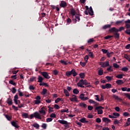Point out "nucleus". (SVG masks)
Listing matches in <instances>:
<instances>
[{"mask_svg":"<svg viewBox=\"0 0 130 130\" xmlns=\"http://www.w3.org/2000/svg\"><path fill=\"white\" fill-rule=\"evenodd\" d=\"M124 27H120L119 28V29H117L115 27H113L111 29H110V30H109V31H110V32H118L119 31H121L122 30H124Z\"/></svg>","mask_w":130,"mask_h":130,"instance_id":"nucleus-1","label":"nucleus"},{"mask_svg":"<svg viewBox=\"0 0 130 130\" xmlns=\"http://www.w3.org/2000/svg\"><path fill=\"white\" fill-rule=\"evenodd\" d=\"M66 75L68 77L72 75H73L74 77H76L78 75V73L76 72L75 69H73L71 71L67 72Z\"/></svg>","mask_w":130,"mask_h":130,"instance_id":"nucleus-2","label":"nucleus"},{"mask_svg":"<svg viewBox=\"0 0 130 130\" xmlns=\"http://www.w3.org/2000/svg\"><path fill=\"white\" fill-rule=\"evenodd\" d=\"M104 108L102 106H98L95 107V108H94V112H96V111H98V114L100 115V114H102L103 113V111L102 109H104Z\"/></svg>","mask_w":130,"mask_h":130,"instance_id":"nucleus-3","label":"nucleus"},{"mask_svg":"<svg viewBox=\"0 0 130 130\" xmlns=\"http://www.w3.org/2000/svg\"><path fill=\"white\" fill-rule=\"evenodd\" d=\"M83 85H85V80H84L83 79L80 80L79 82L77 83L78 86L81 87V88L85 87V86H83Z\"/></svg>","mask_w":130,"mask_h":130,"instance_id":"nucleus-4","label":"nucleus"},{"mask_svg":"<svg viewBox=\"0 0 130 130\" xmlns=\"http://www.w3.org/2000/svg\"><path fill=\"white\" fill-rule=\"evenodd\" d=\"M41 75L46 79H49L51 77L49 76V73L46 72H41Z\"/></svg>","mask_w":130,"mask_h":130,"instance_id":"nucleus-5","label":"nucleus"},{"mask_svg":"<svg viewBox=\"0 0 130 130\" xmlns=\"http://www.w3.org/2000/svg\"><path fill=\"white\" fill-rule=\"evenodd\" d=\"M46 109H47L46 107H42L41 110L39 111L40 113L42 114L43 115H45Z\"/></svg>","mask_w":130,"mask_h":130,"instance_id":"nucleus-6","label":"nucleus"},{"mask_svg":"<svg viewBox=\"0 0 130 130\" xmlns=\"http://www.w3.org/2000/svg\"><path fill=\"white\" fill-rule=\"evenodd\" d=\"M101 87H102L103 88V89H105L106 88L110 89L112 87V85L109 83H107V84H106L105 85L101 86Z\"/></svg>","mask_w":130,"mask_h":130,"instance_id":"nucleus-7","label":"nucleus"},{"mask_svg":"<svg viewBox=\"0 0 130 130\" xmlns=\"http://www.w3.org/2000/svg\"><path fill=\"white\" fill-rule=\"evenodd\" d=\"M100 65L102 66V67H103V68L110 66L109 62L108 61H106L105 62H101V63H100Z\"/></svg>","mask_w":130,"mask_h":130,"instance_id":"nucleus-8","label":"nucleus"},{"mask_svg":"<svg viewBox=\"0 0 130 130\" xmlns=\"http://www.w3.org/2000/svg\"><path fill=\"white\" fill-rule=\"evenodd\" d=\"M85 94H84L83 93H82L80 95V99L81 100H83V101H87L89 99V98L88 97H85Z\"/></svg>","mask_w":130,"mask_h":130,"instance_id":"nucleus-9","label":"nucleus"},{"mask_svg":"<svg viewBox=\"0 0 130 130\" xmlns=\"http://www.w3.org/2000/svg\"><path fill=\"white\" fill-rule=\"evenodd\" d=\"M61 8H66L67 7V3L66 1H61L60 4H59Z\"/></svg>","mask_w":130,"mask_h":130,"instance_id":"nucleus-10","label":"nucleus"},{"mask_svg":"<svg viewBox=\"0 0 130 130\" xmlns=\"http://www.w3.org/2000/svg\"><path fill=\"white\" fill-rule=\"evenodd\" d=\"M34 116L36 118H38L39 119H42V117L40 115V114L38 112H35L34 113Z\"/></svg>","mask_w":130,"mask_h":130,"instance_id":"nucleus-11","label":"nucleus"},{"mask_svg":"<svg viewBox=\"0 0 130 130\" xmlns=\"http://www.w3.org/2000/svg\"><path fill=\"white\" fill-rule=\"evenodd\" d=\"M71 18H74V16H76L77 14L76 13L75 10L73 8L71 10Z\"/></svg>","mask_w":130,"mask_h":130,"instance_id":"nucleus-12","label":"nucleus"},{"mask_svg":"<svg viewBox=\"0 0 130 130\" xmlns=\"http://www.w3.org/2000/svg\"><path fill=\"white\" fill-rule=\"evenodd\" d=\"M111 120L107 117L103 118V122H105L107 123L110 122Z\"/></svg>","mask_w":130,"mask_h":130,"instance_id":"nucleus-13","label":"nucleus"},{"mask_svg":"<svg viewBox=\"0 0 130 130\" xmlns=\"http://www.w3.org/2000/svg\"><path fill=\"white\" fill-rule=\"evenodd\" d=\"M58 122L62 124H66V125L69 124V123L68 122V121L65 120H58Z\"/></svg>","mask_w":130,"mask_h":130,"instance_id":"nucleus-14","label":"nucleus"},{"mask_svg":"<svg viewBox=\"0 0 130 130\" xmlns=\"http://www.w3.org/2000/svg\"><path fill=\"white\" fill-rule=\"evenodd\" d=\"M88 14H89V15H90V16L93 15L94 13H93V11L91 6H90V7H89V10H88Z\"/></svg>","mask_w":130,"mask_h":130,"instance_id":"nucleus-15","label":"nucleus"},{"mask_svg":"<svg viewBox=\"0 0 130 130\" xmlns=\"http://www.w3.org/2000/svg\"><path fill=\"white\" fill-rule=\"evenodd\" d=\"M38 80V82H39L40 83H43V81L44 80V79L43 77H42L41 76H39Z\"/></svg>","mask_w":130,"mask_h":130,"instance_id":"nucleus-16","label":"nucleus"},{"mask_svg":"<svg viewBox=\"0 0 130 130\" xmlns=\"http://www.w3.org/2000/svg\"><path fill=\"white\" fill-rule=\"evenodd\" d=\"M7 103L9 106L12 105L13 104L12 100L11 98H8Z\"/></svg>","mask_w":130,"mask_h":130,"instance_id":"nucleus-17","label":"nucleus"},{"mask_svg":"<svg viewBox=\"0 0 130 130\" xmlns=\"http://www.w3.org/2000/svg\"><path fill=\"white\" fill-rule=\"evenodd\" d=\"M11 124H12V125L13 126L17 128H19V126L17 125V123H16L15 121H12V122H11Z\"/></svg>","mask_w":130,"mask_h":130,"instance_id":"nucleus-18","label":"nucleus"},{"mask_svg":"<svg viewBox=\"0 0 130 130\" xmlns=\"http://www.w3.org/2000/svg\"><path fill=\"white\" fill-rule=\"evenodd\" d=\"M116 83H117L118 85H122L124 83L122 80H118L116 81Z\"/></svg>","mask_w":130,"mask_h":130,"instance_id":"nucleus-19","label":"nucleus"},{"mask_svg":"<svg viewBox=\"0 0 130 130\" xmlns=\"http://www.w3.org/2000/svg\"><path fill=\"white\" fill-rule=\"evenodd\" d=\"M119 36H120V34H118V32L114 33V37L116 39H119Z\"/></svg>","mask_w":130,"mask_h":130,"instance_id":"nucleus-20","label":"nucleus"},{"mask_svg":"<svg viewBox=\"0 0 130 130\" xmlns=\"http://www.w3.org/2000/svg\"><path fill=\"white\" fill-rule=\"evenodd\" d=\"M22 117H24L25 118H29L28 114L26 113H23L22 114Z\"/></svg>","mask_w":130,"mask_h":130,"instance_id":"nucleus-21","label":"nucleus"},{"mask_svg":"<svg viewBox=\"0 0 130 130\" xmlns=\"http://www.w3.org/2000/svg\"><path fill=\"white\" fill-rule=\"evenodd\" d=\"M81 122L82 123H88L89 121L86 120V118L85 117L82 118V119H80V120Z\"/></svg>","mask_w":130,"mask_h":130,"instance_id":"nucleus-22","label":"nucleus"},{"mask_svg":"<svg viewBox=\"0 0 130 130\" xmlns=\"http://www.w3.org/2000/svg\"><path fill=\"white\" fill-rule=\"evenodd\" d=\"M70 100H71V102H78L77 96L70 98Z\"/></svg>","mask_w":130,"mask_h":130,"instance_id":"nucleus-23","label":"nucleus"},{"mask_svg":"<svg viewBox=\"0 0 130 130\" xmlns=\"http://www.w3.org/2000/svg\"><path fill=\"white\" fill-rule=\"evenodd\" d=\"M39 85L40 86H44L45 87H49L48 83H45V82H43L42 83H40Z\"/></svg>","mask_w":130,"mask_h":130,"instance_id":"nucleus-24","label":"nucleus"},{"mask_svg":"<svg viewBox=\"0 0 130 130\" xmlns=\"http://www.w3.org/2000/svg\"><path fill=\"white\" fill-rule=\"evenodd\" d=\"M63 92H64V93L66 94V96H70V93H69V92H68V91L67 90L64 89L63 90Z\"/></svg>","mask_w":130,"mask_h":130,"instance_id":"nucleus-25","label":"nucleus"},{"mask_svg":"<svg viewBox=\"0 0 130 130\" xmlns=\"http://www.w3.org/2000/svg\"><path fill=\"white\" fill-rule=\"evenodd\" d=\"M94 41H95V40H94V39H93V38L90 39L88 40V41H87V44H90Z\"/></svg>","mask_w":130,"mask_h":130,"instance_id":"nucleus-26","label":"nucleus"},{"mask_svg":"<svg viewBox=\"0 0 130 130\" xmlns=\"http://www.w3.org/2000/svg\"><path fill=\"white\" fill-rule=\"evenodd\" d=\"M80 16H81V15L77 14L76 16H75L76 19L78 20V21L79 22L80 21Z\"/></svg>","mask_w":130,"mask_h":130,"instance_id":"nucleus-27","label":"nucleus"},{"mask_svg":"<svg viewBox=\"0 0 130 130\" xmlns=\"http://www.w3.org/2000/svg\"><path fill=\"white\" fill-rule=\"evenodd\" d=\"M111 27V24H108V25H106L105 26H104V27H103V29H106L108 28H110Z\"/></svg>","mask_w":130,"mask_h":130,"instance_id":"nucleus-28","label":"nucleus"},{"mask_svg":"<svg viewBox=\"0 0 130 130\" xmlns=\"http://www.w3.org/2000/svg\"><path fill=\"white\" fill-rule=\"evenodd\" d=\"M79 76L80 77V78L81 79H84L85 77V73H81L79 74Z\"/></svg>","mask_w":130,"mask_h":130,"instance_id":"nucleus-29","label":"nucleus"},{"mask_svg":"<svg viewBox=\"0 0 130 130\" xmlns=\"http://www.w3.org/2000/svg\"><path fill=\"white\" fill-rule=\"evenodd\" d=\"M114 52H108V54H107V56H108V57H111L113 54H114Z\"/></svg>","mask_w":130,"mask_h":130,"instance_id":"nucleus-30","label":"nucleus"},{"mask_svg":"<svg viewBox=\"0 0 130 130\" xmlns=\"http://www.w3.org/2000/svg\"><path fill=\"white\" fill-rule=\"evenodd\" d=\"M73 93L75 94H78L79 93V91L77 89L75 88L73 90Z\"/></svg>","mask_w":130,"mask_h":130,"instance_id":"nucleus-31","label":"nucleus"},{"mask_svg":"<svg viewBox=\"0 0 130 130\" xmlns=\"http://www.w3.org/2000/svg\"><path fill=\"white\" fill-rule=\"evenodd\" d=\"M33 126H34L35 127L37 128V129L39 128L40 127V125L37 123H35L33 125Z\"/></svg>","mask_w":130,"mask_h":130,"instance_id":"nucleus-32","label":"nucleus"},{"mask_svg":"<svg viewBox=\"0 0 130 130\" xmlns=\"http://www.w3.org/2000/svg\"><path fill=\"white\" fill-rule=\"evenodd\" d=\"M99 75L102 76L103 75V71L102 69H100L98 72Z\"/></svg>","mask_w":130,"mask_h":130,"instance_id":"nucleus-33","label":"nucleus"},{"mask_svg":"<svg viewBox=\"0 0 130 130\" xmlns=\"http://www.w3.org/2000/svg\"><path fill=\"white\" fill-rule=\"evenodd\" d=\"M79 106H80V107H84V108H87V105H86V104H84V103H80V104H79Z\"/></svg>","mask_w":130,"mask_h":130,"instance_id":"nucleus-34","label":"nucleus"},{"mask_svg":"<svg viewBox=\"0 0 130 130\" xmlns=\"http://www.w3.org/2000/svg\"><path fill=\"white\" fill-rule=\"evenodd\" d=\"M5 115V117H6V118L9 120V121H10L11 119H12V117L8 115Z\"/></svg>","mask_w":130,"mask_h":130,"instance_id":"nucleus-35","label":"nucleus"},{"mask_svg":"<svg viewBox=\"0 0 130 130\" xmlns=\"http://www.w3.org/2000/svg\"><path fill=\"white\" fill-rule=\"evenodd\" d=\"M124 96H125L126 98H128L130 100V93H124Z\"/></svg>","mask_w":130,"mask_h":130,"instance_id":"nucleus-36","label":"nucleus"},{"mask_svg":"<svg viewBox=\"0 0 130 130\" xmlns=\"http://www.w3.org/2000/svg\"><path fill=\"white\" fill-rule=\"evenodd\" d=\"M37 78L36 77H31L30 78V80H29V81H30V82H34V81H36V79Z\"/></svg>","mask_w":130,"mask_h":130,"instance_id":"nucleus-37","label":"nucleus"},{"mask_svg":"<svg viewBox=\"0 0 130 130\" xmlns=\"http://www.w3.org/2000/svg\"><path fill=\"white\" fill-rule=\"evenodd\" d=\"M86 63H87L86 62H82V61H81V62H80V65H81L82 67H84L86 66Z\"/></svg>","mask_w":130,"mask_h":130,"instance_id":"nucleus-38","label":"nucleus"},{"mask_svg":"<svg viewBox=\"0 0 130 130\" xmlns=\"http://www.w3.org/2000/svg\"><path fill=\"white\" fill-rule=\"evenodd\" d=\"M124 58H125L128 61L130 60V56L127 55L126 54L124 55Z\"/></svg>","mask_w":130,"mask_h":130,"instance_id":"nucleus-39","label":"nucleus"},{"mask_svg":"<svg viewBox=\"0 0 130 130\" xmlns=\"http://www.w3.org/2000/svg\"><path fill=\"white\" fill-rule=\"evenodd\" d=\"M123 75H122V74L118 75L116 76V78H117L118 79H122V78H123Z\"/></svg>","mask_w":130,"mask_h":130,"instance_id":"nucleus-40","label":"nucleus"},{"mask_svg":"<svg viewBox=\"0 0 130 130\" xmlns=\"http://www.w3.org/2000/svg\"><path fill=\"white\" fill-rule=\"evenodd\" d=\"M9 83L14 85V86H16V83L14 82L13 80H10L9 81Z\"/></svg>","mask_w":130,"mask_h":130,"instance_id":"nucleus-41","label":"nucleus"},{"mask_svg":"<svg viewBox=\"0 0 130 130\" xmlns=\"http://www.w3.org/2000/svg\"><path fill=\"white\" fill-rule=\"evenodd\" d=\"M88 56H89V57H90L92 58L94 57L93 54L91 52H88Z\"/></svg>","mask_w":130,"mask_h":130,"instance_id":"nucleus-42","label":"nucleus"},{"mask_svg":"<svg viewBox=\"0 0 130 130\" xmlns=\"http://www.w3.org/2000/svg\"><path fill=\"white\" fill-rule=\"evenodd\" d=\"M102 51L103 53H104L105 54H107V55L108 53L109 52V51L105 49H102Z\"/></svg>","mask_w":130,"mask_h":130,"instance_id":"nucleus-43","label":"nucleus"},{"mask_svg":"<svg viewBox=\"0 0 130 130\" xmlns=\"http://www.w3.org/2000/svg\"><path fill=\"white\" fill-rule=\"evenodd\" d=\"M124 21V20H121V21H117V22H116V24L117 25H119L120 24L122 23V22Z\"/></svg>","mask_w":130,"mask_h":130,"instance_id":"nucleus-44","label":"nucleus"},{"mask_svg":"<svg viewBox=\"0 0 130 130\" xmlns=\"http://www.w3.org/2000/svg\"><path fill=\"white\" fill-rule=\"evenodd\" d=\"M121 71L124 72H127V71H128V68L126 67H123L121 69Z\"/></svg>","mask_w":130,"mask_h":130,"instance_id":"nucleus-45","label":"nucleus"},{"mask_svg":"<svg viewBox=\"0 0 130 130\" xmlns=\"http://www.w3.org/2000/svg\"><path fill=\"white\" fill-rule=\"evenodd\" d=\"M107 71L112 72L113 71V70L112 69V66H110V67L108 68V69H107Z\"/></svg>","mask_w":130,"mask_h":130,"instance_id":"nucleus-46","label":"nucleus"},{"mask_svg":"<svg viewBox=\"0 0 130 130\" xmlns=\"http://www.w3.org/2000/svg\"><path fill=\"white\" fill-rule=\"evenodd\" d=\"M47 91V90L45 88H44L42 92V94L43 95H45Z\"/></svg>","mask_w":130,"mask_h":130,"instance_id":"nucleus-47","label":"nucleus"},{"mask_svg":"<svg viewBox=\"0 0 130 130\" xmlns=\"http://www.w3.org/2000/svg\"><path fill=\"white\" fill-rule=\"evenodd\" d=\"M113 77H111V76H107L106 77V79H107V80H108V81H111Z\"/></svg>","mask_w":130,"mask_h":130,"instance_id":"nucleus-48","label":"nucleus"},{"mask_svg":"<svg viewBox=\"0 0 130 130\" xmlns=\"http://www.w3.org/2000/svg\"><path fill=\"white\" fill-rule=\"evenodd\" d=\"M60 62L62 64H63L64 65H66V66H67L68 64V63L67 62H66V61H64V60H61V61H60Z\"/></svg>","mask_w":130,"mask_h":130,"instance_id":"nucleus-49","label":"nucleus"},{"mask_svg":"<svg viewBox=\"0 0 130 130\" xmlns=\"http://www.w3.org/2000/svg\"><path fill=\"white\" fill-rule=\"evenodd\" d=\"M113 66L114 67V68L118 69L119 68V66L118 64H117V63H114L113 64Z\"/></svg>","mask_w":130,"mask_h":130,"instance_id":"nucleus-50","label":"nucleus"},{"mask_svg":"<svg viewBox=\"0 0 130 130\" xmlns=\"http://www.w3.org/2000/svg\"><path fill=\"white\" fill-rule=\"evenodd\" d=\"M53 119L52 118H48L46 119V121L47 122H51L52 121Z\"/></svg>","mask_w":130,"mask_h":130,"instance_id":"nucleus-51","label":"nucleus"},{"mask_svg":"<svg viewBox=\"0 0 130 130\" xmlns=\"http://www.w3.org/2000/svg\"><path fill=\"white\" fill-rule=\"evenodd\" d=\"M48 108H49V112L50 113V112H52L53 111V108L52 107H51L50 106H48Z\"/></svg>","mask_w":130,"mask_h":130,"instance_id":"nucleus-52","label":"nucleus"},{"mask_svg":"<svg viewBox=\"0 0 130 130\" xmlns=\"http://www.w3.org/2000/svg\"><path fill=\"white\" fill-rule=\"evenodd\" d=\"M88 59H89V56L88 55H85V57H84V61L87 62Z\"/></svg>","mask_w":130,"mask_h":130,"instance_id":"nucleus-53","label":"nucleus"},{"mask_svg":"<svg viewBox=\"0 0 130 130\" xmlns=\"http://www.w3.org/2000/svg\"><path fill=\"white\" fill-rule=\"evenodd\" d=\"M42 127L44 128V129H46L47 128V124L46 123H43Z\"/></svg>","mask_w":130,"mask_h":130,"instance_id":"nucleus-54","label":"nucleus"},{"mask_svg":"<svg viewBox=\"0 0 130 130\" xmlns=\"http://www.w3.org/2000/svg\"><path fill=\"white\" fill-rule=\"evenodd\" d=\"M113 36H108L105 37V39L108 40V39H110L111 38H113Z\"/></svg>","mask_w":130,"mask_h":130,"instance_id":"nucleus-55","label":"nucleus"},{"mask_svg":"<svg viewBox=\"0 0 130 130\" xmlns=\"http://www.w3.org/2000/svg\"><path fill=\"white\" fill-rule=\"evenodd\" d=\"M18 93H19V95L20 96H23L24 95L23 93L21 91H20V90L19 89L18 90Z\"/></svg>","mask_w":130,"mask_h":130,"instance_id":"nucleus-56","label":"nucleus"},{"mask_svg":"<svg viewBox=\"0 0 130 130\" xmlns=\"http://www.w3.org/2000/svg\"><path fill=\"white\" fill-rule=\"evenodd\" d=\"M50 117L52 118H56V114L55 113H52L50 115Z\"/></svg>","mask_w":130,"mask_h":130,"instance_id":"nucleus-57","label":"nucleus"},{"mask_svg":"<svg viewBox=\"0 0 130 130\" xmlns=\"http://www.w3.org/2000/svg\"><path fill=\"white\" fill-rule=\"evenodd\" d=\"M61 100V99L59 98H57L55 101V103L57 104L58 102H59Z\"/></svg>","mask_w":130,"mask_h":130,"instance_id":"nucleus-58","label":"nucleus"},{"mask_svg":"<svg viewBox=\"0 0 130 130\" xmlns=\"http://www.w3.org/2000/svg\"><path fill=\"white\" fill-rule=\"evenodd\" d=\"M61 112L62 113H64V112H66V113H69V111L68 109H67V110H62L61 111Z\"/></svg>","mask_w":130,"mask_h":130,"instance_id":"nucleus-59","label":"nucleus"},{"mask_svg":"<svg viewBox=\"0 0 130 130\" xmlns=\"http://www.w3.org/2000/svg\"><path fill=\"white\" fill-rule=\"evenodd\" d=\"M35 103L36 104L38 105L41 103V101L37 100L35 101Z\"/></svg>","mask_w":130,"mask_h":130,"instance_id":"nucleus-60","label":"nucleus"},{"mask_svg":"<svg viewBox=\"0 0 130 130\" xmlns=\"http://www.w3.org/2000/svg\"><path fill=\"white\" fill-rule=\"evenodd\" d=\"M53 74L55 76H56L58 74V72L55 70L53 71Z\"/></svg>","mask_w":130,"mask_h":130,"instance_id":"nucleus-61","label":"nucleus"},{"mask_svg":"<svg viewBox=\"0 0 130 130\" xmlns=\"http://www.w3.org/2000/svg\"><path fill=\"white\" fill-rule=\"evenodd\" d=\"M95 121L98 123H100L101 122V119L100 118H98L95 119Z\"/></svg>","mask_w":130,"mask_h":130,"instance_id":"nucleus-62","label":"nucleus"},{"mask_svg":"<svg viewBox=\"0 0 130 130\" xmlns=\"http://www.w3.org/2000/svg\"><path fill=\"white\" fill-rule=\"evenodd\" d=\"M13 93H15L16 92V89L15 87L12 88V91Z\"/></svg>","mask_w":130,"mask_h":130,"instance_id":"nucleus-63","label":"nucleus"},{"mask_svg":"<svg viewBox=\"0 0 130 130\" xmlns=\"http://www.w3.org/2000/svg\"><path fill=\"white\" fill-rule=\"evenodd\" d=\"M54 108L56 109H59L60 108V107L57 105V104H55L54 105Z\"/></svg>","mask_w":130,"mask_h":130,"instance_id":"nucleus-64","label":"nucleus"}]
</instances>
